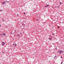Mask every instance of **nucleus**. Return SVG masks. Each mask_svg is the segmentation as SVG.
Instances as JSON below:
<instances>
[{
    "label": "nucleus",
    "instance_id": "f257e3e1",
    "mask_svg": "<svg viewBox=\"0 0 64 64\" xmlns=\"http://www.w3.org/2000/svg\"><path fill=\"white\" fill-rule=\"evenodd\" d=\"M59 54H61L63 53H64V52L62 50H59Z\"/></svg>",
    "mask_w": 64,
    "mask_h": 64
},
{
    "label": "nucleus",
    "instance_id": "f03ea898",
    "mask_svg": "<svg viewBox=\"0 0 64 64\" xmlns=\"http://www.w3.org/2000/svg\"><path fill=\"white\" fill-rule=\"evenodd\" d=\"M2 46H4V45H5V43H4V42H2Z\"/></svg>",
    "mask_w": 64,
    "mask_h": 64
},
{
    "label": "nucleus",
    "instance_id": "7ed1b4c3",
    "mask_svg": "<svg viewBox=\"0 0 64 64\" xmlns=\"http://www.w3.org/2000/svg\"><path fill=\"white\" fill-rule=\"evenodd\" d=\"M6 3V1H4L2 2V5H4V4H5Z\"/></svg>",
    "mask_w": 64,
    "mask_h": 64
},
{
    "label": "nucleus",
    "instance_id": "20e7f679",
    "mask_svg": "<svg viewBox=\"0 0 64 64\" xmlns=\"http://www.w3.org/2000/svg\"><path fill=\"white\" fill-rule=\"evenodd\" d=\"M50 6L49 5H47L45 6V7H49Z\"/></svg>",
    "mask_w": 64,
    "mask_h": 64
},
{
    "label": "nucleus",
    "instance_id": "39448f33",
    "mask_svg": "<svg viewBox=\"0 0 64 64\" xmlns=\"http://www.w3.org/2000/svg\"><path fill=\"white\" fill-rule=\"evenodd\" d=\"M2 34L3 35H4V36H5L6 35V34L4 33H3Z\"/></svg>",
    "mask_w": 64,
    "mask_h": 64
},
{
    "label": "nucleus",
    "instance_id": "423d86ee",
    "mask_svg": "<svg viewBox=\"0 0 64 64\" xmlns=\"http://www.w3.org/2000/svg\"><path fill=\"white\" fill-rule=\"evenodd\" d=\"M49 40H52V39L51 38H49Z\"/></svg>",
    "mask_w": 64,
    "mask_h": 64
},
{
    "label": "nucleus",
    "instance_id": "0eeeda50",
    "mask_svg": "<svg viewBox=\"0 0 64 64\" xmlns=\"http://www.w3.org/2000/svg\"><path fill=\"white\" fill-rule=\"evenodd\" d=\"M14 45L15 46H17V45L16 44H14Z\"/></svg>",
    "mask_w": 64,
    "mask_h": 64
},
{
    "label": "nucleus",
    "instance_id": "6e6552de",
    "mask_svg": "<svg viewBox=\"0 0 64 64\" xmlns=\"http://www.w3.org/2000/svg\"><path fill=\"white\" fill-rule=\"evenodd\" d=\"M18 36H19V37H20V34H18Z\"/></svg>",
    "mask_w": 64,
    "mask_h": 64
},
{
    "label": "nucleus",
    "instance_id": "1a4fd4ad",
    "mask_svg": "<svg viewBox=\"0 0 64 64\" xmlns=\"http://www.w3.org/2000/svg\"><path fill=\"white\" fill-rule=\"evenodd\" d=\"M58 29H59V28H60V27L59 26H58Z\"/></svg>",
    "mask_w": 64,
    "mask_h": 64
},
{
    "label": "nucleus",
    "instance_id": "9d476101",
    "mask_svg": "<svg viewBox=\"0 0 64 64\" xmlns=\"http://www.w3.org/2000/svg\"><path fill=\"white\" fill-rule=\"evenodd\" d=\"M60 4H62V3H61V2H60Z\"/></svg>",
    "mask_w": 64,
    "mask_h": 64
},
{
    "label": "nucleus",
    "instance_id": "9b49d317",
    "mask_svg": "<svg viewBox=\"0 0 64 64\" xmlns=\"http://www.w3.org/2000/svg\"><path fill=\"white\" fill-rule=\"evenodd\" d=\"M7 2H8V3H9V2H8V1H6Z\"/></svg>",
    "mask_w": 64,
    "mask_h": 64
},
{
    "label": "nucleus",
    "instance_id": "f8f14e48",
    "mask_svg": "<svg viewBox=\"0 0 64 64\" xmlns=\"http://www.w3.org/2000/svg\"><path fill=\"white\" fill-rule=\"evenodd\" d=\"M0 11H2V10H0Z\"/></svg>",
    "mask_w": 64,
    "mask_h": 64
},
{
    "label": "nucleus",
    "instance_id": "ddd939ff",
    "mask_svg": "<svg viewBox=\"0 0 64 64\" xmlns=\"http://www.w3.org/2000/svg\"><path fill=\"white\" fill-rule=\"evenodd\" d=\"M24 14H25V13L24 12Z\"/></svg>",
    "mask_w": 64,
    "mask_h": 64
},
{
    "label": "nucleus",
    "instance_id": "4468645a",
    "mask_svg": "<svg viewBox=\"0 0 64 64\" xmlns=\"http://www.w3.org/2000/svg\"><path fill=\"white\" fill-rule=\"evenodd\" d=\"M36 21H38V20H36Z\"/></svg>",
    "mask_w": 64,
    "mask_h": 64
},
{
    "label": "nucleus",
    "instance_id": "2eb2a0df",
    "mask_svg": "<svg viewBox=\"0 0 64 64\" xmlns=\"http://www.w3.org/2000/svg\"><path fill=\"white\" fill-rule=\"evenodd\" d=\"M0 35H2V34H1Z\"/></svg>",
    "mask_w": 64,
    "mask_h": 64
},
{
    "label": "nucleus",
    "instance_id": "dca6fc26",
    "mask_svg": "<svg viewBox=\"0 0 64 64\" xmlns=\"http://www.w3.org/2000/svg\"><path fill=\"white\" fill-rule=\"evenodd\" d=\"M2 53H4V52H2Z\"/></svg>",
    "mask_w": 64,
    "mask_h": 64
},
{
    "label": "nucleus",
    "instance_id": "f3484780",
    "mask_svg": "<svg viewBox=\"0 0 64 64\" xmlns=\"http://www.w3.org/2000/svg\"><path fill=\"white\" fill-rule=\"evenodd\" d=\"M62 63H63V62H62V63H61V64H62Z\"/></svg>",
    "mask_w": 64,
    "mask_h": 64
},
{
    "label": "nucleus",
    "instance_id": "a211bd4d",
    "mask_svg": "<svg viewBox=\"0 0 64 64\" xmlns=\"http://www.w3.org/2000/svg\"><path fill=\"white\" fill-rule=\"evenodd\" d=\"M23 29H25V28H24Z\"/></svg>",
    "mask_w": 64,
    "mask_h": 64
},
{
    "label": "nucleus",
    "instance_id": "6ab92c4d",
    "mask_svg": "<svg viewBox=\"0 0 64 64\" xmlns=\"http://www.w3.org/2000/svg\"><path fill=\"white\" fill-rule=\"evenodd\" d=\"M13 45L14 46V44H13Z\"/></svg>",
    "mask_w": 64,
    "mask_h": 64
},
{
    "label": "nucleus",
    "instance_id": "aec40b11",
    "mask_svg": "<svg viewBox=\"0 0 64 64\" xmlns=\"http://www.w3.org/2000/svg\"><path fill=\"white\" fill-rule=\"evenodd\" d=\"M60 58H62V56H61V57H60Z\"/></svg>",
    "mask_w": 64,
    "mask_h": 64
},
{
    "label": "nucleus",
    "instance_id": "412c9836",
    "mask_svg": "<svg viewBox=\"0 0 64 64\" xmlns=\"http://www.w3.org/2000/svg\"><path fill=\"white\" fill-rule=\"evenodd\" d=\"M57 7H58V8L59 7V6H57Z\"/></svg>",
    "mask_w": 64,
    "mask_h": 64
},
{
    "label": "nucleus",
    "instance_id": "4be33fe9",
    "mask_svg": "<svg viewBox=\"0 0 64 64\" xmlns=\"http://www.w3.org/2000/svg\"><path fill=\"white\" fill-rule=\"evenodd\" d=\"M0 27H1V25L0 24Z\"/></svg>",
    "mask_w": 64,
    "mask_h": 64
},
{
    "label": "nucleus",
    "instance_id": "5701e85b",
    "mask_svg": "<svg viewBox=\"0 0 64 64\" xmlns=\"http://www.w3.org/2000/svg\"><path fill=\"white\" fill-rule=\"evenodd\" d=\"M53 35H54V34H52Z\"/></svg>",
    "mask_w": 64,
    "mask_h": 64
},
{
    "label": "nucleus",
    "instance_id": "b1692460",
    "mask_svg": "<svg viewBox=\"0 0 64 64\" xmlns=\"http://www.w3.org/2000/svg\"><path fill=\"white\" fill-rule=\"evenodd\" d=\"M59 52H58V53H59Z\"/></svg>",
    "mask_w": 64,
    "mask_h": 64
},
{
    "label": "nucleus",
    "instance_id": "393cba45",
    "mask_svg": "<svg viewBox=\"0 0 64 64\" xmlns=\"http://www.w3.org/2000/svg\"><path fill=\"white\" fill-rule=\"evenodd\" d=\"M20 34H21V33H20Z\"/></svg>",
    "mask_w": 64,
    "mask_h": 64
},
{
    "label": "nucleus",
    "instance_id": "a878e982",
    "mask_svg": "<svg viewBox=\"0 0 64 64\" xmlns=\"http://www.w3.org/2000/svg\"><path fill=\"white\" fill-rule=\"evenodd\" d=\"M45 23H46V22H45Z\"/></svg>",
    "mask_w": 64,
    "mask_h": 64
},
{
    "label": "nucleus",
    "instance_id": "bb28decb",
    "mask_svg": "<svg viewBox=\"0 0 64 64\" xmlns=\"http://www.w3.org/2000/svg\"><path fill=\"white\" fill-rule=\"evenodd\" d=\"M13 40H14V39H13Z\"/></svg>",
    "mask_w": 64,
    "mask_h": 64
}]
</instances>
